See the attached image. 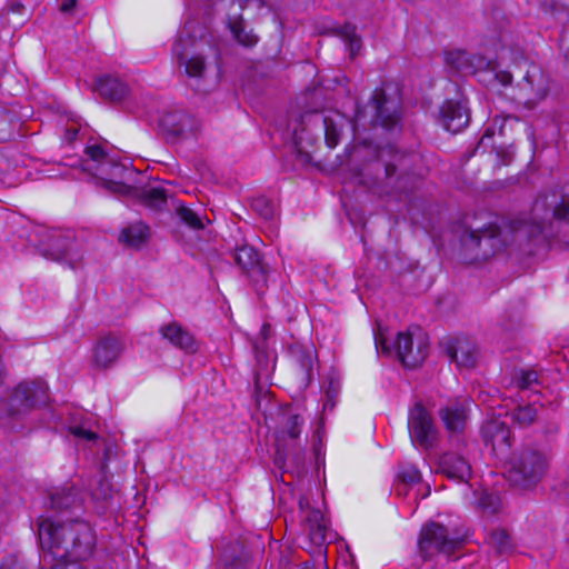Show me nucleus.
<instances>
[{"label":"nucleus","instance_id":"1","mask_svg":"<svg viewBox=\"0 0 569 569\" xmlns=\"http://www.w3.org/2000/svg\"><path fill=\"white\" fill-rule=\"evenodd\" d=\"M38 531L42 550L57 560L51 569H67V562L84 561L93 553L96 536L84 521L56 525L43 519Z\"/></svg>","mask_w":569,"mask_h":569},{"label":"nucleus","instance_id":"2","mask_svg":"<svg viewBox=\"0 0 569 569\" xmlns=\"http://www.w3.org/2000/svg\"><path fill=\"white\" fill-rule=\"evenodd\" d=\"M172 53L184 71L220 69L219 51L210 37L180 36L172 46Z\"/></svg>","mask_w":569,"mask_h":569},{"label":"nucleus","instance_id":"3","mask_svg":"<svg viewBox=\"0 0 569 569\" xmlns=\"http://www.w3.org/2000/svg\"><path fill=\"white\" fill-rule=\"evenodd\" d=\"M548 458L538 451H523L513 458L508 470L509 480L518 487L530 489L536 486L548 470Z\"/></svg>","mask_w":569,"mask_h":569},{"label":"nucleus","instance_id":"4","mask_svg":"<svg viewBox=\"0 0 569 569\" xmlns=\"http://www.w3.org/2000/svg\"><path fill=\"white\" fill-rule=\"evenodd\" d=\"M459 545L458 539L449 537L447 528L432 522L421 529L418 550L420 557L426 561L432 559L436 555L450 557Z\"/></svg>","mask_w":569,"mask_h":569},{"label":"nucleus","instance_id":"5","mask_svg":"<svg viewBox=\"0 0 569 569\" xmlns=\"http://www.w3.org/2000/svg\"><path fill=\"white\" fill-rule=\"evenodd\" d=\"M408 430L410 440L416 447L430 449L438 442V429L435 421L419 402L409 410Z\"/></svg>","mask_w":569,"mask_h":569},{"label":"nucleus","instance_id":"6","mask_svg":"<svg viewBox=\"0 0 569 569\" xmlns=\"http://www.w3.org/2000/svg\"><path fill=\"white\" fill-rule=\"evenodd\" d=\"M396 351L406 367H417L428 356V341L419 327L400 332L396 339Z\"/></svg>","mask_w":569,"mask_h":569},{"label":"nucleus","instance_id":"7","mask_svg":"<svg viewBox=\"0 0 569 569\" xmlns=\"http://www.w3.org/2000/svg\"><path fill=\"white\" fill-rule=\"evenodd\" d=\"M48 387L43 381H26L20 383L12 392L8 408L9 415L14 417L27 412L31 408L46 403Z\"/></svg>","mask_w":569,"mask_h":569},{"label":"nucleus","instance_id":"8","mask_svg":"<svg viewBox=\"0 0 569 569\" xmlns=\"http://www.w3.org/2000/svg\"><path fill=\"white\" fill-rule=\"evenodd\" d=\"M305 426V417L298 409L290 408L283 412L281 422L276 431L278 451L286 452L296 448Z\"/></svg>","mask_w":569,"mask_h":569},{"label":"nucleus","instance_id":"9","mask_svg":"<svg viewBox=\"0 0 569 569\" xmlns=\"http://www.w3.org/2000/svg\"><path fill=\"white\" fill-rule=\"evenodd\" d=\"M48 238L50 242L42 244V252L47 258L68 262L72 268L81 261L82 254L76 241L69 237H63L58 231H50Z\"/></svg>","mask_w":569,"mask_h":569},{"label":"nucleus","instance_id":"10","mask_svg":"<svg viewBox=\"0 0 569 569\" xmlns=\"http://www.w3.org/2000/svg\"><path fill=\"white\" fill-rule=\"evenodd\" d=\"M124 348L120 336L109 333L101 337L92 349L93 366L100 369H107L112 366L120 357Z\"/></svg>","mask_w":569,"mask_h":569},{"label":"nucleus","instance_id":"11","mask_svg":"<svg viewBox=\"0 0 569 569\" xmlns=\"http://www.w3.org/2000/svg\"><path fill=\"white\" fill-rule=\"evenodd\" d=\"M445 66L452 71H483L486 69L495 70L491 63L482 56L471 53L465 49H451L443 51Z\"/></svg>","mask_w":569,"mask_h":569},{"label":"nucleus","instance_id":"12","mask_svg":"<svg viewBox=\"0 0 569 569\" xmlns=\"http://www.w3.org/2000/svg\"><path fill=\"white\" fill-rule=\"evenodd\" d=\"M470 113L465 98L449 99L440 108V120L447 131L457 133L469 122Z\"/></svg>","mask_w":569,"mask_h":569},{"label":"nucleus","instance_id":"13","mask_svg":"<svg viewBox=\"0 0 569 569\" xmlns=\"http://www.w3.org/2000/svg\"><path fill=\"white\" fill-rule=\"evenodd\" d=\"M482 437L487 446L491 447L496 456H503L508 452L510 442V430L505 421L491 419L482 426Z\"/></svg>","mask_w":569,"mask_h":569},{"label":"nucleus","instance_id":"14","mask_svg":"<svg viewBox=\"0 0 569 569\" xmlns=\"http://www.w3.org/2000/svg\"><path fill=\"white\" fill-rule=\"evenodd\" d=\"M471 403L468 399L453 401L439 411V416L449 432L458 433L465 429Z\"/></svg>","mask_w":569,"mask_h":569},{"label":"nucleus","instance_id":"15","mask_svg":"<svg viewBox=\"0 0 569 569\" xmlns=\"http://www.w3.org/2000/svg\"><path fill=\"white\" fill-rule=\"evenodd\" d=\"M447 352L458 368H472L477 362V348L475 343L465 337H456L447 345Z\"/></svg>","mask_w":569,"mask_h":569},{"label":"nucleus","instance_id":"16","mask_svg":"<svg viewBox=\"0 0 569 569\" xmlns=\"http://www.w3.org/2000/svg\"><path fill=\"white\" fill-rule=\"evenodd\" d=\"M160 335L172 346L186 352H194L197 350V343L193 336L178 322L173 321L162 326L160 328Z\"/></svg>","mask_w":569,"mask_h":569},{"label":"nucleus","instance_id":"17","mask_svg":"<svg viewBox=\"0 0 569 569\" xmlns=\"http://www.w3.org/2000/svg\"><path fill=\"white\" fill-rule=\"evenodd\" d=\"M93 80V91L98 92L103 98L120 100L128 92L127 84L123 83L116 73H100L99 77Z\"/></svg>","mask_w":569,"mask_h":569},{"label":"nucleus","instance_id":"18","mask_svg":"<svg viewBox=\"0 0 569 569\" xmlns=\"http://www.w3.org/2000/svg\"><path fill=\"white\" fill-rule=\"evenodd\" d=\"M438 468L441 473L458 481H467L471 475L469 462L456 453H445L439 460Z\"/></svg>","mask_w":569,"mask_h":569},{"label":"nucleus","instance_id":"19","mask_svg":"<svg viewBox=\"0 0 569 569\" xmlns=\"http://www.w3.org/2000/svg\"><path fill=\"white\" fill-rule=\"evenodd\" d=\"M322 33L339 37L345 42L351 59H355L362 49V39L357 33V27L352 23L328 27Z\"/></svg>","mask_w":569,"mask_h":569},{"label":"nucleus","instance_id":"20","mask_svg":"<svg viewBox=\"0 0 569 569\" xmlns=\"http://www.w3.org/2000/svg\"><path fill=\"white\" fill-rule=\"evenodd\" d=\"M86 153L93 162L97 163L96 170L100 171L101 174L121 177L124 171V167L118 164L112 158H110L100 144L88 146L86 148Z\"/></svg>","mask_w":569,"mask_h":569},{"label":"nucleus","instance_id":"21","mask_svg":"<svg viewBox=\"0 0 569 569\" xmlns=\"http://www.w3.org/2000/svg\"><path fill=\"white\" fill-rule=\"evenodd\" d=\"M306 530L310 540L318 546H321L328 536L329 525L326 517L320 510L309 509L306 511Z\"/></svg>","mask_w":569,"mask_h":569},{"label":"nucleus","instance_id":"22","mask_svg":"<svg viewBox=\"0 0 569 569\" xmlns=\"http://www.w3.org/2000/svg\"><path fill=\"white\" fill-rule=\"evenodd\" d=\"M228 27L239 44L246 48H251L258 43V36L252 30L247 31L241 16L236 18H228Z\"/></svg>","mask_w":569,"mask_h":569},{"label":"nucleus","instance_id":"23","mask_svg":"<svg viewBox=\"0 0 569 569\" xmlns=\"http://www.w3.org/2000/svg\"><path fill=\"white\" fill-rule=\"evenodd\" d=\"M522 402L519 400L517 409L512 412V419L519 426L526 427L535 421L541 405L538 402V398L526 405H522Z\"/></svg>","mask_w":569,"mask_h":569},{"label":"nucleus","instance_id":"24","mask_svg":"<svg viewBox=\"0 0 569 569\" xmlns=\"http://www.w3.org/2000/svg\"><path fill=\"white\" fill-rule=\"evenodd\" d=\"M148 236L149 228L144 223L138 222L123 229L120 239L131 247H139L147 240Z\"/></svg>","mask_w":569,"mask_h":569},{"label":"nucleus","instance_id":"25","mask_svg":"<svg viewBox=\"0 0 569 569\" xmlns=\"http://www.w3.org/2000/svg\"><path fill=\"white\" fill-rule=\"evenodd\" d=\"M538 383V376L536 371L532 370H521L516 376V386L519 390L518 397L520 401H525L528 396V390L533 387V385Z\"/></svg>","mask_w":569,"mask_h":569},{"label":"nucleus","instance_id":"26","mask_svg":"<svg viewBox=\"0 0 569 569\" xmlns=\"http://www.w3.org/2000/svg\"><path fill=\"white\" fill-rule=\"evenodd\" d=\"M488 543L499 553L507 552L512 547L510 535L505 529L492 530L488 536Z\"/></svg>","mask_w":569,"mask_h":569},{"label":"nucleus","instance_id":"27","mask_svg":"<svg viewBox=\"0 0 569 569\" xmlns=\"http://www.w3.org/2000/svg\"><path fill=\"white\" fill-rule=\"evenodd\" d=\"M501 234L500 228L496 224H490L482 230H472L469 233L470 244L481 246L482 241L493 242Z\"/></svg>","mask_w":569,"mask_h":569},{"label":"nucleus","instance_id":"28","mask_svg":"<svg viewBox=\"0 0 569 569\" xmlns=\"http://www.w3.org/2000/svg\"><path fill=\"white\" fill-rule=\"evenodd\" d=\"M236 261L244 270H248L259 262V254L252 247H241L236 251Z\"/></svg>","mask_w":569,"mask_h":569},{"label":"nucleus","instance_id":"29","mask_svg":"<svg viewBox=\"0 0 569 569\" xmlns=\"http://www.w3.org/2000/svg\"><path fill=\"white\" fill-rule=\"evenodd\" d=\"M323 124L326 143L329 148H335L338 144L340 138V130L338 124L332 118L328 116L323 118Z\"/></svg>","mask_w":569,"mask_h":569},{"label":"nucleus","instance_id":"30","mask_svg":"<svg viewBox=\"0 0 569 569\" xmlns=\"http://www.w3.org/2000/svg\"><path fill=\"white\" fill-rule=\"evenodd\" d=\"M511 229L515 232L523 230L528 236L535 237L538 233H542L545 237L548 236L547 229L542 222H532V223H523L519 221H513L511 224Z\"/></svg>","mask_w":569,"mask_h":569},{"label":"nucleus","instance_id":"31","mask_svg":"<svg viewBox=\"0 0 569 569\" xmlns=\"http://www.w3.org/2000/svg\"><path fill=\"white\" fill-rule=\"evenodd\" d=\"M392 93L395 97H391L390 107H386L387 110H390V114H388L385 119H382V124L388 127H393L399 120V100H398V89L396 87H391Z\"/></svg>","mask_w":569,"mask_h":569},{"label":"nucleus","instance_id":"32","mask_svg":"<svg viewBox=\"0 0 569 569\" xmlns=\"http://www.w3.org/2000/svg\"><path fill=\"white\" fill-rule=\"evenodd\" d=\"M398 477L402 482L408 485L418 483L421 480V473L418 468L413 465L401 466Z\"/></svg>","mask_w":569,"mask_h":569},{"label":"nucleus","instance_id":"33","mask_svg":"<svg viewBox=\"0 0 569 569\" xmlns=\"http://www.w3.org/2000/svg\"><path fill=\"white\" fill-rule=\"evenodd\" d=\"M178 214L180 219L192 229H203L204 226L201 218L191 209L181 207L178 210Z\"/></svg>","mask_w":569,"mask_h":569},{"label":"nucleus","instance_id":"34","mask_svg":"<svg viewBox=\"0 0 569 569\" xmlns=\"http://www.w3.org/2000/svg\"><path fill=\"white\" fill-rule=\"evenodd\" d=\"M252 207L257 210L264 219H272L276 214V209L272 202L266 198H258L253 201Z\"/></svg>","mask_w":569,"mask_h":569},{"label":"nucleus","instance_id":"35","mask_svg":"<svg viewBox=\"0 0 569 569\" xmlns=\"http://www.w3.org/2000/svg\"><path fill=\"white\" fill-rule=\"evenodd\" d=\"M70 432L79 439L86 441H96L98 439V435L89 429H86L83 426H73L70 427Z\"/></svg>","mask_w":569,"mask_h":569},{"label":"nucleus","instance_id":"36","mask_svg":"<svg viewBox=\"0 0 569 569\" xmlns=\"http://www.w3.org/2000/svg\"><path fill=\"white\" fill-rule=\"evenodd\" d=\"M478 505L483 510H489L491 512L496 511L498 505V498L491 493L482 492L479 498Z\"/></svg>","mask_w":569,"mask_h":569},{"label":"nucleus","instance_id":"37","mask_svg":"<svg viewBox=\"0 0 569 569\" xmlns=\"http://www.w3.org/2000/svg\"><path fill=\"white\" fill-rule=\"evenodd\" d=\"M248 561V557L241 555L236 559H229L227 556L223 557L224 567L227 569H246V562Z\"/></svg>","mask_w":569,"mask_h":569},{"label":"nucleus","instance_id":"38","mask_svg":"<svg viewBox=\"0 0 569 569\" xmlns=\"http://www.w3.org/2000/svg\"><path fill=\"white\" fill-rule=\"evenodd\" d=\"M552 217L558 220H569V202L562 200L558 206H556L552 211Z\"/></svg>","mask_w":569,"mask_h":569},{"label":"nucleus","instance_id":"39","mask_svg":"<svg viewBox=\"0 0 569 569\" xmlns=\"http://www.w3.org/2000/svg\"><path fill=\"white\" fill-rule=\"evenodd\" d=\"M373 100H375V108L377 111V117L382 118L383 110H385V103H387V101L385 100V92H382V91L376 92Z\"/></svg>","mask_w":569,"mask_h":569},{"label":"nucleus","instance_id":"40","mask_svg":"<svg viewBox=\"0 0 569 569\" xmlns=\"http://www.w3.org/2000/svg\"><path fill=\"white\" fill-rule=\"evenodd\" d=\"M104 187L116 193H127L129 190L124 183L113 180H104Z\"/></svg>","mask_w":569,"mask_h":569},{"label":"nucleus","instance_id":"41","mask_svg":"<svg viewBox=\"0 0 569 569\" xmlns=\"http://www.w3.org/2000/svg\"><path fill=\"white\" fill-rule=\"evenodd\" d=\"M560 48L563 51L565 58L569 61V26H566L560 36Z\"/></svg>","mask_w":569,"mask_h":569},{"label":"nucleus","instance_id":"42","mask_svg":"<svg viewBox=\"0 0 569 569\" xmlns=\"http://www.w3.org/2000/svg\"><path fill=\"white\" fill-rule=\"evenodd\" d=\"M77 6V0H59V9L62 13H71Z\"/></svg>","mask_w":569,"mask_h":569},{"label":"nucleus","instance_id":"43","mask_svg":"<svg viewBox=\"0 0 569 569\" xmlns=\"http://www.w3.org/2000/svg\"><path fill=\"white\" fill-rule=\"evenodd\" d=\"M78 132H79V129L77 128V126L72 124V126L68 127L66 129L63 140L67 141L68 143H71L72 141L76 140Z\"/></svg>","mask_w":569,"mask_h":569},{"label":"nucleus","instance_id":"44","mask_svg":"<svg viewBox=\"0 0 569 569\" xmlns=\"http://www.w3.org/2000/svg\"><path fill=\"white\" fill-rule=\"evenodd\" d=\"M493 78L502 87H506V86H508L511 82V73H493Z\"/></svg>","mask_w":569,"mask_h":569},{"label":"nucleus","instance_id":"45","mask_svg":"<svg viewBox=\"0 0 569 569\" xmlns=\"http://www.w3.org/2000/svg\"><path fill=\"white\" fill-rule=\"evenodd\" d=\"M69 498H66V500H68ZM51 502H52V506L60 509V508H64V507H69V501H61L57 495H52L51 497Z\"/></svg>","mask_w":569,"mask_h":569},{"label":"nucleus","instance_id":"46","mask_svg":"<svg viewBox=\"0 0 569 569\" xmlns=\"http://www.w3.org/2000/svg\"><path fill=\"white\" fill-rule=\"evenodd\" d=\"M545 207V200H537L533 206V213L537 216L538 212Z\"/></svg>","mask_w":569,"mask_h":569},{"label":"nucleus","instance_id":"47","mask_svg":"<svg viewBox=\"0 0 569 569\" xmlns=\"http://www.w3.org/2000/svg\"><path fill=\"white\" fill-rule=\"evenodd\" d=\"M188 76L190 77L191 80H193L194 82H199L200 79L202 78L203 73H197V72H193V73H188Z\"/></svg>","mask_w":569,"mask_h":569},{"label":"nucleus","instance_id":"48","mask_svg":"<svg viewBox=\"0 0 569 569\" xmlns=\"http://www.w3.org/2000/svg\"><path fill=\"white\" fill-rule=\"evenodd\" d=\"M523 80H525V86L526 87H531V84L533 82V79H532L530 73H526L525 77H523Z\"/></svg>","mask_w":569,"mask_h":569},{"label":"nucleus","instance_id":"49","mask_svg":"<svg viewBox=\"0 0 569 569\" xmlns=\"http://www.w3.org/2000/svg\"><path fill=\"white\" fill-rule=\"evenodd\" d=\"M545 94H546L545 90H538L536 96H537V98L541 99L545 97Z\"/></svg>","mask_w":569,"mask_h":569},{"label":"nucleus","instance_id":"50","mask_svg":"<svg viewBox=\"0 0 569 569\" xmlns=\"http://www.w3.org/2000/svg\"><path fill=\"white\" fill-rule=\"evenodd\" d=\"M528 63L527 59H523V64H517L518 68H522V67H526Z\"/></svg>","mask_w":569,"mask_h":569},{"label":"nucleus","instance_id":"51","mask_svg":"<svg viewBox=\"0 0 569 569\" xmlns=\"http://www.w3.org/2000/svg\"><path fill=\"white\" fill-rule=\"evenodd\" d=\"M487 257H488V253L483 252L482 258H487Z\"/></svg>","mask_w":569,"mask_h":569},{"label":"nucleus","instance_id":"52","mask_svg":"<svg viewBox=\"0 0 569 569\" xmlns=\"http://www.w3.org/2000/svg\"><path fill=\"white\" fill-rule=\"evenodd\" d=\"M82 170L87 171V170H90V168L83 167Z\"/></svg>","mask_w":569,"mask_h":569}]
</instances>
